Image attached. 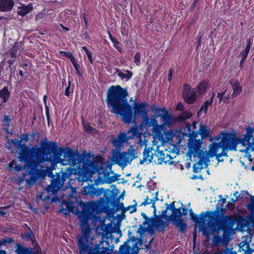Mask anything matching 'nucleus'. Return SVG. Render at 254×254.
<instances>
[{
	"mask_svg": "<svg viewBox=\"0 0 254 254\" xmlns=\"http://www.w3.org/2000/svg\"><path fill=\"white\" fill-rule=\"evenodd\" d=\"M60 151V155L63 156V158H56L54 161L63 165H69L73 166V168H67L65 172H62V175L58 174L55 178L52 174V170L55 169L54 166L50 168L37 165H27L28 172L23 174L22 178L17 179L18 183L20 184L25 180L27 186H31L38 180L44 178L46 176L53 177L51 184L46 188V190L48 193L56 194L63 187L66 179H69L67 187L70 188L73 192L75 191L77 188L76 185L73 186L75 182H78V186L82 185L83 182L91 180L94 174H98V179H103L109 184L115 182L120 176L113 172V175L110 176L107 169L109 168V170H111V166H108L100 156L91 161L79 154L77 151L70 148L61 149Z\"/></svg>",
	"mask_w": 254,
	"mask_h": 254,
	"instance_id": "obj_1",
	"label": "nucleus"
},
{
	"mask_svg": "<svg viewBox=\"0 0 254 254\" xmlns=\"http://www.w3.org/2000/svg\"><path fill=\"white\" fill-rule=\"evenodd\" d=\"M98 201H90L87 202L77 201V204L82 208L80 211L76 207H72V204H62L59 211L67 215L69 212L78 216L80 220L81 235L77 237V244L81 254H107L109 251L107 248L101 247L100 244L94 243V238L90 236L91 229L88 225L89 219L94 220L99 215V204Z\"/></svg>",
	"mask_w": 254,
	"mask_h": 254,
	"instance_id": "obj_2",
	"label": "nucleus"
},
{
	"mask_svg": "<svg viewBox=\"0 0 254 254\" xmlns=\"http://www.w3.org/2000/svg\"><path fill=\"white\" fill-rule=\"evenodd\" d=\"M128 92L126 89L120 85L111 86L107 93V103L111 109L112 113L116 115L121 116L122 120L126 123H130L133 117L137 114H141L143 116V121H145L147 115V106L146 102L138 103L134 101L133 108L128 104L127 97Z\"/></svg>",
	"mask_w": 254,
	"mask_h": 254,
	"instance_id": "obj_3",
	"label": "nucleus"
},
{
	"mask_svg": "<svg viewBox=\"0 0 254 254\" xmlns=\"http://www.w3.org/2000/svg\"><path fill=\"white\" fill-rule=\"evenodd\" d=\"M41 145L42 146H44L51 148L52 153L54 154L52 158H49L47 156V154H46L45 155L44 154L41 155V153H43V151L40 147L34 146L31 148H29L28 146L21 143V141H17L16 139L8 140L5 144V146L8 150H11L12 152H13L12 149L13 146H15L17 148V149L21 152L18 157V159L20 161H22L26 159L27 156H34L40 157V159L42 161H49L52 163L57 164V163L54 161V159L56 158H61V157L62 156L60 155V151L61 148L59 150L58 154L55 155L56 152L54 150L57 149V143L55 142H49L47 139L45 138L42 140Z\"/></svg>",
	"mask_w": 254,
	"mask_h": 254,
	"instance_id": "obj_4",
	"label": "nucleus"
},
{
	"mask_svg": "<svg viewBox=\"0 0 254 254\" xmlns=\"http://www.w3.org/2000/svg\"><path fill=\"white\" fill-rule=\"evenodd\" d=\"M231 133L225 131L221 132L219 137L210 139L212 143L209 145L206 156L208 157L216 156L217 159L220 161L221 157L227 156L228 150H236V144H230V139H231Z\"/></svg>",
	"mask_w": 254,
	"mask_h": 254,
	"instance_id": "obj_5",
	"label": "nucleus"
},
{
	"mask_svg": "<svg viewBox=\"0 0 254 254\" xmlns=\"http://www.w3.org/2000/svg\"><path fill=\"white\" fill-rule=\"evenodd\" d=\"M137 157V152L132 146H130L127 152H120L115 150L112 152V159L114 164H119L124 168L130 164L132 160Z\"/></svg>",
	"mask_w": 254,
	"mask_h": 254,
	"instance_id": "obj_6",
	"label": "nucleus"
},
{
	"mask_svg": "<svg viewBox=\"0 0 254 254\" xmlns=\"http://www.w3.org/2000/svg\"><path fill=\"white\" fill-rule=\"evenodd\" d=\"M202 139L190 138L188 142V152L187 156L190 157L193 156L197 157L198 158H203L204 157L205 153L202 149Z\"/></svg>",
	"mask_w": 254,
	"mask_h": 254,
	"instance_id": "obj_7",
	"label": "nucleus"
},
{
	"mask_svg": "<svg viewBox=\"0 0 254 254\" xmlns=\"http://www.w3.org/2000/svg\"><path fill=\"white\" fill-rule=\"evenodd\" d=\"M150 110L152 113V118L157 120V118L160 117L165 125H170L173 124V117L165 108H161L155 105H152L150 106Z\"/></svg>",
	"mask_w": 254,
	"mask_h": 254,
	"instance_id": "obj_8",
	"label": "nucleus"
},
{
	"mask_svg": "<svg viewBox=\"0 0 254 254\" xmlns=\"http://www.w3.org/2000/svg\"><path fill=\"white\" fill-rule=\"evenodd\" d=\"M211 213L210 212H202L199 216L194 214L190 217L193 222L199 225V230L202 232L203 235L206 237L207 239L209 237L210 227L206 225L205 222L208 221L206 218L209 217Z\"/></svg>",
	"mask_w": 254,
	"mask_h": 254,
	"instance_id": "obj_9",
	"label": "nucleus"
},
{
	"mask_svg": "<svg viewBox=\"0 0 254 254\" xmlns=\"http://www.w3.org/2000/svg\"><path fill=\"white\" fill-rule=\"evenodd\" d=\"M233 136L232 140L230 139V144L232 145L233 143L237 145L241 144L243 146L246 147V149L240 150V152L247 153L249 150L254 151V137L253 136H248L244 135L243 137H236V135L231 134Z\"/></svg>",
	"mask_w": 254,
	"mask_h": 254,
	"instance_id": "obj_10",
	"label": "nucleus"
},
{
	"mask_svg": "<svg viewBox=\"0 0 254 254\" xmlns=\"http://www.w3.org/2000/svg\"><path fill=\"white\" fill-rule=\"evenodd\" d=\"M136 134V128H130L127 133L121 132L117 138L112 140L111 142L115 147L119 149L123 148L124 143L127 142L129 139L134 138Z\"/></svg>",
	"mask_w": 254,
	"mask_h": 254,
	"instance_id": "obj_11",
	"label": "nucleus"
},
{
	"mask_svg": "<svg viewBox=\"0 0 254 254\" xmlns=\"http://www.w3.org/2000/svg\"><path fill=\"white\" fill-rule=\"evenodd\" d=\"M164 124L163 125H158L157 121L155 118H149L146 117L145 121H143L141 126L144 127H152V132L156 136H161L164 130Z\"/></svg>",
	"mask_w": 254,
	"mask_h": 254,
	"instance_id": "obj_12",
	"label": "nucleus"
},
{
	"mask_svg": "<svg viewBox=\"0 0 254 254\" xmlns=\"http://www.w3.org/2000/svg\"><path fill=\"white\" fill-rule=\"evenodd\" d=\"M197 122L194 121L191 125L189 123L186 124V128L187 129V132H182L181 130H176L175 131L174 136H192L194 138L197 137L198 132V131H194V130L196 128Z\"/></svg>",
	"mask_w": 254,
	"mask_h": 254,
	"instance_id": "obj_13",
	"label": "nucleus"
},
{
	"mask_svg": "<svg viewBox=\"0 0 254 254\" xmlns=\"http://www.w3.org/2000/svg\"><path fill=\"white\" fill-rule=\"evenodd\" d=\"M183 97L186 102L192 104L196 100V91L194 89L191 90L190 86L185 84L183 86Z\"/></svg>",
	"mask_w": 254,
	"mask_h": 254,
	"instance_id": "obj_14",
	"label": "nucleus"
},
{
	"mask_svg": "<svg viewBox=\"0 0 254 254\" xmlns=\"http://www.w3.org/2000/svg\"><path fill=\"white\" fill-rule=\"evenodd\" d=\"M154 155V161L158 164H161L163 163H165V164L168 163L171 165L174 163L173 157L168 153L165 154L162 151L159 150H156Z\"/></svg>",
	"mask_w": 254,
	"mask_h": 254,
	"instance_id": "obj_15",
	"label": "nucleus"
},
{
	"mask_svg": "<svg viewBox=\"0 0 254 254\" xmlns=\"http://www.w3.org/2000/svg\"><path fill=\"white\" fill-rule=\"evenodd\" d=\"M104 192L103 189H96L92 185L83 187L82 193L84 195H90L92 196H99Z\"/></svg>",
	"mask_w": 254,
	"mask_h": 254,
	"instance_id": "obj_16",
	"label": "nucleus"
},
{
	"mask_svg": "<svg viewBox=\"0 0 254 254\" xmlns=\"http://www.w3.org/2000/svg\"><path fill=\"white\" fill-rule=\"evenodd\" d=\"M152 150V148H145L143 152V159L140 160V164H148L150 163L152 160L154 159V154L151 152Z\"/></svg>",
	"mask_w": 254,
	"mask_h": 254,
	"instance_id": "obj_17",
	"label": "nucleus"
},
{
	"mask_svg": "<svg viewBox=\"0 0 254 254\" xmlns=\"http://www.w3.org/2000/svg\"><path fill=\"white\" fill-rule=\"evenodd\" d=\"M33 6L31 3L27 5L19 3L17 6V12L19 15L23 16L30 13L33 10Z\"/></svg>",
	"mask_w": 254,
	"mask_h": 254,
	"instance_id": "obj_18",
	"label": "nucleus"
},
{
	"mask_svg": "<svg viewBox=\"0 0 254 254\" xmlns=\"http://www.w3.org/2000/svg\"><path fill=\"white\" fill-rule=\"evenodd\" d=\"M230 84L232 88L233 93L232 95L233 97H236L241 93L242 91V87L240 85L238 79H231L230 81Z\"/></svg>",
	"mask_w": 254,
	"mask_h": 254,
	"instance_id": "obj_19",
	"label": "nucleus"
},
{
	"mask_svg": "<svg viewBox=\"0 0 254 254\" xmlns=\"http://www.w3.org/2000/svg\"><path fill=\"white\" fill-rule=\"evenodd\" d=\"M14 6L12 0H0V10L1 11H8L12 9Z\"/></svg>",
	"mask_w": 254,
	"mask_h": 254,
	"instance_id": "obj_20",
	"label": "nucleus"
},
{
	"mask_svg": "<svg viewBox=\"0 0 254 254\" xmlns=\"http://www.w3.org/2000/svg\"><path fill=\"white\" fill-rule=\"evenodd\" d=\"M215 93H213V94L210 99L207 100L202 105L200 109L197 113V117H200L202 113L206 114L207 113L208 107L210 106L213 102V98L214 96Z\"/></svg>",
	"mask_w": 254,
	"mask_h": 254,
	"instance_id": "obj_21",
	"label": "nucleus"
},
{
	"mask_svg": "<svg viewBox=\"0 0 254 254\" xmlns=\"http://www.w3.org/2000/svg\"><path fill=\"white\" fill-rule=\"evenodd\" d=\"M116 73L122 80H129L132 76V72L128 70L122 71L120 69L116 68Z\"/></svg>",
	"mask_w": 254,
	"mask_h": 254,
	"instance_id": "obj_22",
	"label": "nucleus"
},
{
	"mask_svg": "<svg viewBox=\"0 0 254 254\" xmlns=\"http://www.w3.org/2000/svg\"><path fill=\"white\" fill-rule=\"evenodd\" d=\"M142 127L143 126H141V125L140 127H131V128H136L137 129V134L134 137V138L137 137L138 138L137 143L138 144L140 145V146H146V143L147 142V139H145V137H143V138H142V132L139 131V130H140Z\"/></svg>",
	"mask_w": 254,
	"mask_h": 254,
	"instance_id": "obj_23",
	"label": "nucleus"
},
{
	"mask_svg": "<svg viewBox=\"0 0 254 254\" xmlns=\"http://www.w3.org/2000/svg\"><path fill=\"white\" fill-rule=\"evenodd\" d=\"M198 132V134L201 135V139L203 140L209 136L210 134V129L206 125L200 123L199 124V131Z\"/></svg>",
	"mask_w": 254,
	"mask_h": 254,
	"instance_id": "obj_24",
	"label": "nucleus"
},
{
	"mask_svg": "<svg viewBox=\"0 0 254 254\" xmlns=\"http://www.w3.org/2000/svg\"><path fill=\"white\" fill-rule=\"evenodd\" d=\"M158 192L155 193V195L152 197L150 196H147L144 201L141 203V205H146L147 204H152V206L155 207V202L158 200L157 198Z\"/></svg>",
	"mask_w": 254,
	"mask_h": 254,
	"instance_id": "obj_25",
	"label": "nucleus"
},
{
	"mask_svg": "<svg viewBox=\"0 0 254 254\" xmlns=\"http://www.w3.org/2000/svg\"><path fill=\"white\" fill-rule=\"evenodd\" d=\"M209 85V83L206 80H203L201 82L197 87V91L200 94H203L205 93L206 89L208 88Z\"/></svg>",
	"mask_w": 254,
	"mask_h": 254,
	"instance_id": "obj_26",
	"label": "nucleus"
},
{
	"mask_svg": "<svg viewBox=\"0 0 254 254\" xmlns=\"http://www.w3.org/2000/svg\"><path fill=\"white\" fill-rule=\"evenodd\" d=\"M250 47H251V42H250V41H249L248 44L246 46V49L242 51V52L241 53L240 55V56L242 57V60L240 62L241 66H242L243 63L246 60V59L247 57V56L248 55V53H249L250 49Z\"/></svg>",
	"mask_w": 254,
	"mask_h": 254,
	"instance_id": "obj_27",
	"label": "nucleus"
},
{
	"mask_svg": "<svg viewBox=\"0 0 254 254\" xmlns=\"http://www.w3.org/2000/svg\"><path fill=\"white\" fill-rule=\"evenodd\" d=\"M10 93L8 88L4 87L0 91V98L2 99L3 102H6L9 98Z\"/></svg>",
	"mask_w": 254,
	"mask_h": 254,
	"instance_id": "obj_28",
	"label": "nucleus"
},
{
	"mask_svg": "<svg viewBox=\"0 0 254 254\" xmlns=\"http://www.w3.org/2000/svg\"><path fill=\"white\" fill-rule=\"evenodd\" d=\"M239 251L244 252V253H247V252H252V249L250 247L249 244L247 242H242L239 245Z\"/></svg>",
	"mask_w": 254,
	"mask_h": 254,
	"instance_id": "obj_29",
	"label": "nucleus"
},
{
	"mask_svg": "<svg viewBox=\"0 0 254 254\" xmlns=\"http://www.w3.org/2000/svg\"><path fill=\"white\" fill-rule=\"evenodd\" d=\"M20 45L21 44L16 43L11 48L10 51V55L12 57H15L19 54L21 51Z\"/></svg>",
	"mask_w": 254,
	"mask_h": 254,
	"instance_id": "obj_30",
	"label": "nucleus"
},
{
	"mask_svg": "<svg viewBox=\"0 0 254 254\" xmlns=\"http://www.w3.org/2000/svg\"><path fill=\"white\" fill-rule=\"evenodd\" d=\"M192 114L189 111H185L182 112L177 117L179 121H185L191 118Z\"/></svg>",
	"mask_w": 254,
	"mask_h": 254,
	"instance_id": "obj_31",
	"label": "nucleus"
},
{
	"mask_svg": "<svg viewBox=\"0 0 254 254\" xmlns=\"http://www.w3.org/2000/svg\"><path fill=\"white\" fill-rule=\"evenodd\" d=\"M175 225L179 228V230L183 232L187 228V224L185 221L181 219H178L175 221Z\"/></svg>",
	"mask_w": 254,
	"mask_h": 254,
	"instance_id": "obj_32",
	"label": "nucleus"
},
{
	"mask_svg": "<svg viewBox=\"0 0 254 254\" xmlns=\"http://www.w3.org/2000/svg\"><path fill=\"white\" fill-rule=\"evenodd\" d=\"M199 161L195 163L193 166V170L194 172L198 173L201 171L203 168V164L202 161V158H199Z\"/></svg>",
	"mask_w": 254,
	"mask_h": 254,
	"instance_id": "obj_33",
	"label": "nucleus"
},
{
	"mask_svg": "<svg viewBox=\"0 0 254 254\" xmlns=\"http://www.w3.org/2000/svg\"><path fill=\"white\" fill-rule=\"evenodd\" d=\"M28 229H29V231L23 235L22 236V237L23 239L26 240L27 241L30 240L33 242L35 240L34 234L32 231L29 227Z\"/></svg>",
	"mask_w": 254,
	"mask_h": 254,
	"instance_id": "obj_34",
	"label": "nucleus"
},
{
	"mask_svg": "<svg viewBox=\"0 0 254 254\" xmlns=\"http://www.w3.org/2000/svg\"><path fill=\"white\" fill-rule=\"evenodd\" d=\"M83 126L85 131L91 134H95L97 132V130L91 127L88 123H83Z\"/></svg>",
	"mask_w": 254,
	"mask_h": 254,
	"instance_id": "obj_35",
	"label": "nucleus"
},
{
	"mask_svg": "<svg viewBox=\"0 0 254 254\" xmlns=\"http://www.w3.org/2000/svg\"><path fill=\"white\" fill-rule=\"evenodd\" d=\"M109 38H110V40L114 44V47L118 51L121 52L122 51V49H121V47H120L118 46V44H119V42L118 41V40L116 38L113 37L110 32L109 33Z\"/></svg>",
	"mask_w": 254,
	"mask_h": 254,
	"instance_id": "obj_36",
	"label": "nucleus"
},
{
	"mask_svg": "<svg viewBox=\"0 0 254 254\" xmlns=\"http://www.w3.org/2000/svg\"><path fill=\"white\" fill-rule=\"evenodd\" d=\"M165 151L170 153L174 154L175 155H178L179 154V150L176 147L175 145H171L170 147L168 148L165 149Z\"/></svg>",
	"mask_w": 254,
	"mask_h": 254,
	"instance_id": "obj_37",
	"label": "nucleus"
},
{
	"mask_svg": "<svg viewBox=\"0 0 254 254\" xmlns=\"http://www.w3.org/2000/svg\"><path fill=\"white\" fill-rule=\"evenodd\" d=\"M247 208L254 215V196L251 197V202L247 205Z\"/></svg>",
	"mask_w": 254,
	"mask_h": 254,
	"instance_id": "obj_38",
	"label": "nucleus"
},
{
	"mask_svg": "<svg viewBox=\"0 0 254 254\" xmlns=\"http://www.w3.org/2000/svg\"><path fill=\"white\" fill-rule=\"evenodd\" d=\"M47 96L45 95L43 97V101H44V106L45 107L47 118V120L48 121V125H49V109L48 104L47 102Z\"/></svg>",
	"mask_w": 254,
	"mask_h": 254,
	"instance_id": "obj_39",
	"label": "nucleus"
},
{
	"mask_svg": "<svg viewBox=\"0 0 254 254\" xmlns=\"http://www.w3.org/2000/svg\"><path fill=\"white\" fill-rule=\"evenodd\" d=\"M72 64L74 66V67L75 68L76 71V73L77 74L79 75V76H81L82 75V72L80 71V66L79 65L76 63V60H75L74 61L73 59H72Z\"/></svg>",
	"mask_w": 254,
	"mask_h": 254,
	"instance_id": "obj_40",
	"label": "nucleus"
},
{
	"mask_svg": "<svg viewBox=\"0 0 254 254\" xmlns=\"http://www.w3.org/2000/svg\"><path fill=\"white\" fill-rule=\"evenodd\" d=\"M82 50L85 52L89 62L91 64H92L93 63V58L91 53L87 49L86 47H83Z\"/></svg>",
	"mask_w": 254,
	"mask_h": 254,
	"instance_id": "obj_41",
	"label": "nucleus"
},
{
	"mask_svg": "<svg viewBox=\"0 0 254 254\" xmlns=\"http://www.w3.org/2000/svg\"><path fill=\"white\" fill-rule=\"evenodd\" d=\"M140 54L139 52H136L134 56V62L138 66L140 65Z\"/></svg>",
	"mask_w": 254,
	"mask_h": 254,
	"instance_id": "obj_42",
	"label": "nucleus"
},
{
	"mask_svg": "<svg viewBox=\"0 0 254 254\" xmlns=\"http://www.w3.org/2000/svg\"><path fill=\"white\" fill-rule=\"evenodd\" d=\"M246 130L247 131L246 135H248V136H253L252 134L254 132V127L252 128L250 127H248L246 128Z\"/></svg>",
	"mask_w": 254,
	"mask_h": 254,
	"instance_id": "obj_43",
	"label": "nucleus"
},
{
	"mask_svg": "<svg viewBox=\"0 0 254 254\" xmlns=\"http://www.w3.org/2000/svg\"><path fill=\"white\" fill-rule=\"evenodd\" d=\"M29 140V135L27 133H25L23 134L21 137V140H17V141H21V142L22 141L27 142Z\"/></svg>",
	"mask_w": 254,
	"mask_h": 254,
	"instance_id": "obj_44",
	"label": "nucleus"
},
{
	"mask_svg": "<svg viewBox=\"0 0 254 254\" xmlns=\"http://www.w3.org/2000/svg\"><path fill=\"white\" fill-rule=\"evenodd\" d=\"M127 210H129L130 213L134 212L136 211L135 205H130L127 208Z\"/></svg>",
	"mask_w": 254,
	"mask_h": 254,
	"instance_id": "obj_45",
	"label": "nucleus"
},
{
	"mask_svg": "<svg viewBox=\"0 0 254 254\" xmlns=\"http://www.w3.org/2000/svg\"><path fill=\"white\" fill-rule=\"evenodd\" d=\"M62 53H63L65 56L68 57L70 59V61L71 62H72V58H73L74 61L75 60V59L74 58V57L72 55V54L70 52H62Z\"/></svg>",
	"mask_w": 254,
	"mask_h": 254,
	"instance_id": "obj_46",
	"label": "nucleus"
},
{
	"mask_svg": "<svg viewBox=\"0 0 254 254\" xmlns=\"http://www.w3.org/2000/svg\"><path fill=\"white\" fill-rule=\"evenodd\" d=\"M184 109V107L182 103H178L176 107V110L177 111H183Z\"/></svg>",
	"mask_w": 254,
	"mask_h": 254,
	"instance_id": "obj_47",
	"label": "nucleus"
},
{
	"mask_svg": "<svg viewBox=\"0 0 254 254\" xmlns=\"http://www.w3.org/2000/svg\"><path fill=\"white\" fill-rule=\"evenodd\" d=\"M126 248H127V243H125L124 244L121 246V247L120 248V252H121V253L123 254V253H124V251H126Z\"/></svg>",
	"mask_w": 254,
	"mask_h": 254,
	"instance_id": "obj_48",
	"label": "nucleus"
},
{
	"mask_svg": "<svg viewBox=\"0 0 254 254\" xmlns=\"http://www.w3.org/2000/svg\"><path fill=\"white\" fill-rule=\"evenodd\" d=\"M70 81H68V86L66 87L65 90V95L66 96H69V90H70Z\"/></svg>",
	"mask_w": 254,
	"mask_h": 254,
	"instance_id": "obj_49",
	"label": "nucleus"
},
{
	"mask_svg": "<svg viewBox=\"0 0 254 254\" xmlns=\"http://www.w3.org/2000/svg\"><path fill=\"white\" fill-rule=\"evenodd\" d=\"M9 206H5V207H0V215L1 216H3L6 214V212L4 211V209H6L7 208H8Z\"/></svg>",
	"mask_w": 254,
	"mask_h": 254,
	"instance_id": "obj_50",
	"label": "nucleus"
},
{
	"mask_svg": "<svg viewBox=\"0 0 254 254\" xmlns=\"http://www.w3.org/2000/svg\"><path fill=\"white\" fill-rule=\"evenodd\" d=\"M173 69H170L169 70L168 75V79L169 81H170L172 80V76H173Z\"/></svg>",
	"mask_w": 254,
	"mask_h": 254,
	"instance_id": "obj_51",
	"label": "nucleus"
},
{
	"mask_svg": "<svg viewBox=\"0 0 254 254\" xmlns=\"http://www.w3.org/2000/svg\"><path fill=\"white\" fill-rule=\"evenodd\" d=\"M225 95V91H224L223 93H218L217 94V97L219 99V102L221 101H223V96Z\"/></svg>",
	"mask_w": 254,
	"mask_h": 254,
	"instance_id": "obj_52",
	"label": "nucleus"
},
{
	"mask_svg": "<svg viewBox=\"0 0 254 254\" xmlns=\"http://www.w3.org/2000/svg\"><path fill=\"white\" fill-rule=\"evenodd\" d=\"M15 162L14 160L10 161L8 164L7 169L9 170H11L12 168H13V165H14Z\"/></svg>",
	"mask_w": 254,
	"mask_h": 254,
	"instance_id": "obj_53",
	"label": "nucleus"
},
{
	"mask_svg": "<svg viewBox=\"0 0 254 254\" xmlns=\"http://www.w3.org/2000/svg\"><path fill=\"white\" fill-rule=\"evenodd\" d=\"M225 91V95L223 96V101L224 102V103H227L228 101V100H229V95L228 94H226V91Z\"/></svg>",
	"mask_w": 254,
	"mask_h": 254,
	"instance_id": "obj_54",
	"label": "nucleus"
},
{
	"mask_svg": "<svg viewBox=\"0 0 254 254\" xmlns=\"http://www.w3.org/2000/svg\"><path fill=\"white\" fill-rule=\"evenodd\" d=\"M14 169L17 171H19L20 170H21L22 169H23V167L21 165H15V166L14 167Z\"/></svg>",
	"mask_w": 254,
	"mask_h": 254,
	"instance_id": "obj_55",
	"label": "nucleus"
},
{
	"mask_svg": "<svg viewBox=\"0 0 254 254\" xmlns=\"http://www.w3.org/2000/svg\"><path fill=\"white\" fill-rule=\"evenodd\" d=\"M43 16V13H39L37 15H36V19L37 20V19L42 18Z\"/></svg>",
	"mask_w": 254,
	"mask_h": 254,
	"instance_id": "obj_56",
	"label": "nucleus"
},
{
	"mask_svg": "<svg viewBox=\"0 0 254 254\" xmlns=\"http://www.w3.org/2000/svg\"><path fill=\"white\" fill-rule=\"evenodd\" d=\"M9 121H10V119H9L8 116H5L4 117V118H3V121L4 122L7 123V122H8Z\"/></svg>",
	"mask_w": 254,
	"mask_h": 254,
	"instance_id": "obj_57",
	"label": "nucleus"
},
{
	"mask_svg": "<svg viewBox=\"0 0 254 254\" xmlns=\"http://www.w3.org/2000/svg\"><path fill=\"white\" fill-rule=\"evenodd\" d=\"M189 212H190V216L191 217V216H193V215H194L195 214L193 213L192 210L191 209H190V210H189Z\"/></svg>",
	"mask_w": 254,
	"mask_h": 254,
	"instance_id": "obj_58",
	"label": "nucleus"
},
{
	"mask_svg": "<svg viewBox=\"0 0 254 254\" xmlns=\"http://www.w3.org/2000/svg\"><path fill=\"white\" fill-rule=\"evenodd\" d=\"M8 63L9 64V65L11 66L13 63V61L9 60L7 61Z\"/></svg>",
	"mask_w": 254,
	"mask_h": 254,
	"instance_id": "obj_59",
	"label": "nucleus"
},
{
	"mask_svg": "<svg viewBox=\"0 0 254 254\" xmlns=\"http://www.w3.org/2000/svg\"><path fill=\"white\" fill-rule=\"evenodd\" d=\"M83 18H84V22L85 23L87 22V19H86V16H85V14H83Z\"/></svg>",
	"mask_w": 254,
	"mask_h": 254,
	"instance_id": "obj_60",
	"label": "nucleus"
},
{
	"mask_svg": "<svg viewBox=\"0 0 254 254\" xmlns=\"http://www.w3.org/2000/svg\"><path fill=\"white\" fill-rule=\"evenodd\" d=\"M19 75H20L21 76H22L23 75V71L22 70H19Z\"/></svg>",
	"mask_w": 254,
	"mask_h": 254,
	"instance_id": "obj_61",
	"label": "nucleus"
},
{
	"mask_svg": "<svg viewBox=\"0 0 254 254\" xmlns=\"http://www.w3.org/2000/svg\"><path fill=\"white\" fill-rule=\"evenodd\" d=\"M0 254H6V253L4 251L0 250Z\"/></svg>",
	"mask_w": 254,
	"mask_h": 254,
	"instance_id": "obj_62",
	"label": "nucleus"
},
{
	"mask_svg": "<svg viewBox=\"0 0 254 254\" xmlns=\"http://www.w3.org/2000/svg\"><path fill=\"white\" fill-rule=\"evenodd\" d=\"M177 166H180V167H181V169L182 170H183V168H184L183 166L182 165L180 164H177Z\"/></svg>",
	"mask_w": 254,
	"mask_h": 254,
	"instance_id": "obj_63",
	"label": "nucleus"
},
{
	"mask_svg": "<svg viewBox=\"0 0 254 254\" xmlns=\"http://www.w3.org/2000/svg\"><path fill=\"white\" fill-rule=\"evenodd\" d=\"M252 252H247V253H243V254H252Z\"/></svg>",
	"mask_w": 254,
	"mask_h": 254,
	"instance_id": "obj_64",
	"label": "nucleus"
}]
</instances>
